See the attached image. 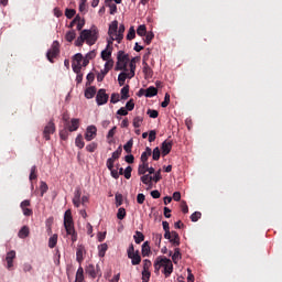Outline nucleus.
Masks as SVG:
<instances>
[{"label": "nucleus", "instance_id": "nucleus-56", "mask_svg": "<svg viewBox=\"0 0 282 282\" xmlns=\"http://www.w3.org/2000/svg\"><path fill=\"white\" fill-rule=\"evenodd\" d=\"M202 219V213L200 212H195L191 215V220L192 221H199Z\"/></svg>", "mask_w": 282, "mask_h": 282}, {"label": "nucleus", "instance_id": "nucleus-11", "mask_svg": "<svg viewBox=\"0 0 282 282\" xmlns=\"http://www.w3.org/2000/svg\"><path fill=\"white\" fill-rule=\"evenodd\" d=\"M14 259H17V251L14 250H11L7 253V257H6V261H7V268L8 270H10L11 268H13V261Z\"/></svg>", "mask_w": 282, "mask_h": 282}, {"label": "nucleus", "instance_id": "nucleus-59", "mask_svg": "<svg viewBox=\"0 0 282 282\" xmlns=\"http://www.w3.org/2000/svg\"><path fill=\"white\" fill-rule=\"evenodd\" d=\"M133 109H135V102H133V99H130V100L126 104V110H128V111H133Z\"/></svg>", "mask_w": 282, "mask_h": 282}, {"label": "nucleus", "instance_id": "nucleus-63", "mask_svg": "<svg viewBox=\"0 0 282 282\" xmlns=\"http://www.w3.org/2000/svg\"><path fill=\"white\" fill-rule=\"evenodd\" d=\"M156 135H158V132L155 131V130H151L150 132H149V142H155V138H156Z\"/></svg>", "mask_w": 282, "mask_h": 282}, {"label": "nucleus", "instance_id": "nucleus-32", "mask_svg": "<svg viewBox=\"0 0 282 282\" xmlns=\"http://www.w3.org/2000/svg\"><path fill=\"white\" fill-rule=\"evenodd\" d=\"M58 243V235H53L50 239H48V248H56V245Z\"/></svg>", "mask_w": 282, "mask_h": 282}, {"label": "nucleus", "instance_id": "nucleus-15", "mask_svg": "<svg viewBox=\"0 0 282 282\" xmlns=\"http://www.w3.org/2000/svg\"><path fill=\"white\" fill-rule=\"evenodd\" d=\"M128 259H131L132 265H140L142 263V257H140V251H135V253H132L131 256H128Z\"/></svg>", "mask_w": 282, "mask_h": 282}, {"label": "nucleus", "instance_id": "nucleus-26", "mask_svg": "<svg viewBox=\"0 0 282 282\" xmlns=\"http://www.w3.org/2000/svg\"><path fill=\"white\" fill-rule=\"evenodd\" d=\"M141 254L142 257H149L151 254V247L149 246V241H145L142 245Z\"/></svg>", "mask_w": 282, "mask_h": 282}, {"label": "nucleus", "instance_id": "nucleus-50", "mask_svg": "<svg viewBox=\"0 0 282 282\" xmlns=\"http://www.w3.org/2000/svg\"><path fill=\"white\" fill-rule=\"evenodd\" d=\"M110 102L112 105H116L117 102H120V94L113 93L110 97Z\"/></svg>", "mask_w": 282, "mask_h": 282}, {"label": "nucleus", "instance_id": "nucleus-48", "mask_svg": "<svg viewBox=\"0 0 282 282\" xmlns=\"http://www.w3.org/2000/svg\"><path fill=\"white\" fill-rule=\"evenodd\" d=\"M133 39H135V29L133 26H131L129 29L128 34H127V40L128 41H133Z\"/></svg>", "mask_w": 282, "mask_h": 282}, {"label": "nucleus", "instance_id": "nucleus-54", "mask_svg": "<svg viewBox=\"0 0 282 282\" xmlns=\"http://www.w3.org/2000/svg\"><path fill=\"white\" fill-rule=\"evenodd\" d=\"M133 171V167H131L130 165L126 167V170H123V175L126 177V180H131V173Z\"/></svg>", "mask_w": 282, "mask_h": 282}, {"label": "nucleus", "instance_id": "nucleus-60", "mask_svg": "<svg viewBox=\"0 0 282 282\" xmlns=\"http://www.w3.org/2000/svg\"><path fill=\"white\" fill-rule=\"evenodd\" d=\"M115 199H116V206H117V208L120 207V205H121L122 202H123L122 194H116Z\"/></svg>", "mask_w": 282, "mask_h": 282}, {"label": "nucleus", "instance_id": "nucleus-16", "mask_svg": "<svg viewBox=\"0 0 282 282\" xmlns=\"http://www.w3.org/2000/svg\"><path fill=\"white\" fill-rule=\"evenodd\" d=\"M116 160H120V154L118 152H113L111 158H109L106 162L107 169H113V164L116 163Z\"/></svg>", "mask_w": 282, "mask_h": 282}, {"label": "nucleus", "instance_id": "nucleus-38", "mask_svg": "<svg viewBox=\"0 0 282 282\" xmlns=\"http://www.w3.org/2000/svg\"><path fill=\"white\" fill-rule=\"evenodd\" d=\"M137 34H138V36H145L147 25H144V24L139 25L137 29Z\"/></svg>", "mask_w": 282, "mask_h": 282}, {"label": "nucleus", "instance_id": "nucleus-6", "mask_svg": "<svg viewBox=\"0 0 282 282\" xmlns=\"http://www.w3.org/2000/svg\"><path fill=\"white\" fill-rule=\"evenodd\" d=\"M96 102H97L98 107H100L102 105H107V102H109V94H107V90L105 88H100L97 91Z\"/></svg>", "mask_w": 282, "mask_h": 282}, {"label": "nucleus", "instance_id": "nucleus-30", "mask_svg": "<svg viewBox=\"0 0 282 282\" xmlns=\"http://www.w3.org/2000/svg\"><path fill=\"white\" fill-rule=\"evenodd\" d=\"M170 243H173V246H180V234H177V231H172Z\"/></svg>", "mask_w": 282, "mask_h": 282}, {"label": "nucleus", "instance_id": "nucleus-52", "mask_svg": "<svg viewBox=\"0 0 282 282\" xmlns=\"http://www.w3.org/2000/svg\"><path fill=\"white\" fill-rule=\"evenodd\" d=\"M104 69L106 72H111V69H113V59H107Z\"/></svg>", "mask_w": 282, "mask_h": 282}, {"label": "nucleus", "instance_id": "nucleus-49", "mask_svg": "<svg viewBox=\"0 0 282 282\" xmlns=\"http://www.w3.org/2000/svg\"><path fill=\"white\" fill-rule=\"evenodd\" d=\"M124 217H127V210L124 208L120 207L117 213V218L122 220V219H124Z\"/></svg>", "mask_w": 282, "mask_h": 282}, {"label": "nucleus", "instance_id": "nucleus-64", "mask_svg": "<svg viewBox=\"0 0 282 282\" xmlns=\"http://www.w3.org/2000/svg\"><path fill=\"white\" fill-rule=\"evenodd\" d=\"M181 210L184 213V215L188 214V205L186 204L185 200L181 202Z\"/></svg>", "mask_w": 282, "mask_h": 282}, {"label": "nucleus", "instance_id": "nucleus-7", "mask_svg": "<svg viewBox=\"0 0 282 282\" xmlns=\"http://www.w3.org/2000/svg\"><path fill=\"white\" fill-rule=\"evenodd\" d=\"M56 132V126L54 124V121H50L45 128H44V131H43V138L45 140H51V137L52 134H54Z\"/></svg>", "mask_w": 282, "mask_h": 282}, {"label": "nucleus", "instance_id": "nucleus-57", "mask_svg": "<svg viewBox=\"0 0 282 282\" xmlns=\"http://www.w3.org/2000/svg\"><path fill=\"white\" fill-rule=\"evenodd\" d=\"M106 6L110 9V14H116V12H118V6L115 3L108 2Z\"/></svg>", "mask_w": 282, "mask_h": 282}, {"label": "nucleus", "instance_id": "nucleus-4", "mask_svg": "<svg viewBox=\"0 0 282 282\" xmlns=\"http://www.w3.org/2000/svg\"><path fill=\"white\" fill-rule=\"evenodd\" d=\"M129 65V54H126L124 51H119L117 54V64H116V72H129L127 68Z\"/></svg>", "mask_w": 282, "mask_h": 282}, {"label": "nucleus", "instance_id": "nucleus-27", "mask_svg": "<svg viewBox=\"0 0 282 282\" xmlns=\"http://www.w3.org/2000/svg\"><path fill=\"white\" fill-rule=\"evenodd\" d=\"M153 96H158V88L150 86L145 90V98H153Z\"/></svg>", "mask_w": 282, "mask_h": 282}, {"label": "nucleus", "instance_id": "nucleus-37", "mask_svg": "<svg viewBox=\"0 0 282 282\" xmlns=\"http://www.w3.org/2000/svg\"><path fill=\"white\" fill-rule=\"evenodd\" d=\"M143 176H141V182L143 184H151L153 182V176H151V174H142Z\"/></svg>", "mask_w": 282, "mask_h": 282}, {"label": "nucleus", "instance_id": "nucleus-33", "mask_svg": "<svg viewBox=\"0 0 282 282\" xmlns=\"http://www.w3.org/2000/svg\"><path fill=\"white\" fill-rule=\"evenodd\" d=\"M133 239H134V242L139 245L142 241H144V234H142V231H135Z\"/></svg>", "mask_w": 282, "mask_h": 282}, {"label": "nucleus", "instance_id": "nucleus-18", "mask_svg": "<svg viewBox=\"0 0 282 282\" xmlns=\"http://www.w3.org/2000/svg\"><path fill=\"white\" fill-rule=\"evenodd\" d=\"M80 188H77L74 193V197H73V204L75 208H80Z\"/></svg>", "mask_w": 282, "mask_h": 282}, {"label": "nucleus", "instance_id": "nucleus-23", "mask_svg": "<svg viewBox=\"0 0 282 282\" xmlns=\"http://www.w3.org/2000/svg\"><path fill=\"white\" fill-rule=\"evenodd\" d=\"M152 155L151 148H145V151L141 154V162L142 163H149V158Z\"/></svg>", "mask_w": 282, "mask_h": 282}, {"label": "nucleus", "instance_id": "nucleus-35", "mask_svg": "<svg viewBox=\"0 0 282 282\" xmlns=\"http://www.w3.org/2000/svg\"><path fill=\"white\" fill-rule=\"evenodd\" d=\"M148 171H149V163H142L139 165V170H138L139 175H145Z\"/></svg>", "mask_w": 282, "mask_h": 282}, {"label": "nucleus", "instance_id": "nucleus-19", "mask_svg": "<svg viewBox=\"0 0 282 282\" xmlns=\"http://www.w3.org/2000/svg\"><path fill=\"white\" fill-rule=\"evenodd\" d=\"M129 76H131L130 73H127V70H123L122 73L119 74L118 76V83L120 87H123L127 78H129Z\"/></svg>", "mask_w": 282, "mask_h": 282}, {"label": "nucleus", "instance_id": "nucleus-29", "mask_svg": "<svg viewBox=\"0 0 282 282\" xmlns=\"http://www.w3.org/2000/svg\"><path fill=\"white\" fill-rule=\"evenodd\" d=\"M180 259H182V252L180 251V248H175L174 253L172 254V261L173 263L177 264Z\"/></svg>", "mask_w": 282, "mask_h": 282}, {"label": "nucleus", "instance_id": "nucleus-53", "mask_svg": "<svg viewBox=\"0 0 282 282\" xmlns=\"http://www.w3.org/2000/svg\"><path fill=\"white\" fill-rule=\"evenodd\" d=\"M75 15H76V10H74V9H66L65 10L66 19H74Z\"/></svg>", "mask_w": 282, "mask_h": 282}, {"label": "nucleus", "instance_id": "nucleus-31", "mask_svg": "<svg viewBox=\"0 0 282 282\" xmlns=\"http://www.w3.org/2000/svg\"><path fill=\"white\" fill-rule=\"evenodd\" d=\"M75 147L78 149H85V141L83 140V134H78L75 139Z\"/></svg>", "mask_w": 282, "mask_h": 282}, {"label": "nucleus", "instance_id": "nucleus-22", "mask_svg": "<svg viewBox=\"0 0 282 282\" xmlns=\"http://www.w3.org/2000/svg\"><path fill=\"white\" fill-rule=\"evenodd\" d=\"M75 282H85V270L83 267L77 269Z\"/></svg>", "mask_w": 282, "mask_h": 282}, {"label": "nucleus", "instance_id": "nucleus-20", "mask_svg": "<svg viewBox=\"0 0 282 282\" xmlns=\"http://www.w3.org/2000/svg\"><path fill=\"white\" fill-rule=\"evenodd\" d=\"M18 237H19L20 239H26V237H30V227L23 226V227L19 230Z\"/></svg>", "mask_w": 282, "mask_h": 282}, {"label": "nucleus", "instance_id": "nucleus-62", "mask_svg": "<svg viewBox=\"0 0 282 282\" xmlns=\"http://www.w3.org/2000/svg\"><path fill=\"white\" fill-rule=\"evenodd\" d=\"M129 67H130V76H129V79H131V78H133L134 76H135V64H132V63H130L129 64Z\"/></svg>", "mask_w": 282, "mask_h": 282}, {"label": "nucleus", "instance_id": "nucleus-58", "mask_svg": "<svg viewBox=\"0 0 282 282\" xmlns=\"http://www.w3.org/2000/svg\"><path fill=\"white\" fill-rule=\"evenodd\" d=\"M153 241L155 242V246H160L162 243V234H154Z\"/></svg>", "mask_w": 282, "mask_h": 282}, {"label": "nucleus", "instance_id": "nucleus-21", "mask_svg": "<svg viewBox=\"0 0 282 282\" xmlns=\"http://www.w3.org/2000/svg\"><path fill=\"white\" fill-rule=\"evenodd\" d=\"M113 50L109 48V45L106 46V50H104L101 52V58L102 61H111V54H112Z\"/></svg>", "mask_w": 282, "mask_h": 282}, {"label": "nucleus", "instance_id": "nucleus-61", "mask_svg": "<svg viewBox=\"0 0 282 282\" xmlns=\"http://www.w3.org/2000/svg\"><path fill=\"white\" fill-rule=\"evenodd\" d=\"M150 279H151V271H149V270H143V271H142V280L149 282Z\"/></svg>", "mask_w": 282, "mask_h": 282}, {"label": "nucleus", "instance_id": "nucleus-47", "mask_svg": "<svg viewBox=\"0 0 282 282\" xmlns=\"http://www.w3.org/2000/svg\"><path fill=\"white\" fill-rule=\"evenodd\" d=\"M160 155H161L160 148H158V147L154 148L153 152H152V160L158 162V160H160Z\"/></svg>", "mask_w": 282, "mask_h": 282}, {"label": "nucleus", "instance_id": "nucleus-8", "mask_svg": "<svg viewBox=\"0 0 282 282\" xmlns=\"http://www.w3.org/2000/svg\"><path fill=\"white\" fill-rule=\"evenodd\" d=\"M97 133H98V129L96 128V126H89L86 129L85 140L87 142H91V140H94L96 138Z\"/></svg>", "mask_w": 282, "mask_h": 282}, {"label": "nucleus", "instance_id": "nucleus-40", "mask_svg": "<svg viewBox=\"0 0 282 282\" xmlns=\"http://www.w3.org/2000/svg\"><path fill=\"white\" fill-rule=\"evenodd\" d=\"M107 74H109L108 70H105V68L101 69L100 73L97 74L98 83H102L105 80V76H107Z\"/></svg>", "mask_w": 282, "mask_h": 282}, {"label": "nucleus", "instance_id": "nucleus-24", "mask_svg": "<svg viewBox=\"0 0 282 282\" xmlns=\"http://www.w3.org/2000/svg\"><path fill=\"white\" fill-rule=\"evenodd\" d=\"M86 274H88L90 279H96V276L98 275L96 273V267H94V264H88L86 267Z\"/></svg>", "mask_w": 282, "mask_h": 282}, {"label": "nucleus", "instance_id": "nucleus-9", "mask_svg": "<svg viewBox=\"0 0 282 282\" xmlns=\"http://www.w3.org/2000/svg\"><path fill=\"white\" fill-rule=\"evenodd\" d=\"M85 254H87V250H85V246L79 245L76 250V261L80 264L85 261Z\"/></svg>", "mask_w": 282, "mask_h": 282}, {"label": "nucleus", "instance_id": "nucleus-1", "mask_svg": "<svg viewBox=\"0 0 282 282\" xmlns=\"http://www.w3.org/2000/svg\"><path fill=\"white\" fill-rule=\"evenodd\" d=\"M96 41H98V29L93 28L90 30H83L75 41L76 47H83V43H87V45H96Z\"/></svg>", "mask_w": 282, "mask_h": 282}, {"label": "nucleus", "instance_id": "nucleus-3", "mask_svg": "<svg viewBox=\"0 0 282 282\" xmlns=\"http://www.w3.org/2000/svg\"><path fill=\"white\" fill-rule=\"evenodd\" d=\"M161 268H164L163 274L165 279H169V276L173 274V262L171 261V259L162 256L158 257L154 261L155 272H160Z\"/></svg>", "mask_w": 282, "mask_h": 282}, {"label": "nucleus", "instance_id": "nucleus-14", "mask_svg": "<svg viewBox=\"0 0 282 282\" xmlns=\"http://www.w3.org/2000/svg\"><path fill=\"white\" fill-rule=\"evenodd\" d=\"M117 32H118V20H115V21H112L111 24L109 25L108 35L110 36V39H115Z\"/></svg>", "mask_w": 282, "mask_h": 282}, {"label": "nucleus", "instance_id": "nucleus-39", "mask_svg": "<svg viewBox=\"0 0 282 282\" xmlns=\"http://www.w3.org/2000/svg\"><path fill=\"white\" fill-rule=\"evenodd\" d=\"M48 186L47 183H45L44 181H41L40 183V191H41V197H43V195H45V193L48 191Z\"/></svg>", "mask_w": 282, "mask_h": 282}, {"label": "nucleus", "instance_id": "nucleus-45", "mask_svg": "<svg viewBox=\"0 0 282 282\" xmlns=\"http://www.w3.org/2000/svg\"><path fill=\"white\" fill-rule=\"evenodd\" d=\"M96 149H98V143L96 142H91L88 145H86V151H88V153H94Z\"/></svg>", "mask_w": 282, "mask_h": 282}, {"label": "nucleus", "instance_id": "nucleus-2", "mask_svg": "<svg viewBox=\"0 0 282 282\" xmlns=\"http://www.w3.org/2000/svg\"><path fill=\"white\" fill-rule=\"evenodd\" d=\"M64 228L66 230V235L70 237L72 242L76 243V241H78V234L76 232V228H74L72 209H67L64 214Z\"/></svg>", "mask_w": 282, "mask_h": 282}, {"label": "nucleus", "instance_id": "nucleus-36", "mask_svg": "<svg viewBox=\"0 0 282 282\" xmlns=\"http://www.w3.org/2000/svg\"><path fill=\"white\" fill-rule=\"evenodd\" d=\"M129 99V85H126L121 88V100Z\"/></svg>", "mask_w": 282, "mask_h": 282}, {"label": "nucleus", "instance_id": "nucleus-13", "mask_svg": "<svg viewBox=\"0 0 282 282\" xmlns=\"http://www.w3.org/2000/svg\"><path fill=\"white\" fill-rule=\"evenodd\" d=\"M142 65L145 80H149V78H153V69L151 68V66H149V63L142 62Z\"/></svg>", "mask_w": 282, "mask_h": 282}, {"label": "nucleus", "instance_id": "nucleus-43", "mask_svg": "<svg viewBox=\"0 0 282 282\" xmlns=\"http://www.w3.org/2000/svg\"><path fill=\"white\" fill-rule=\"evenodd\" d=\"M108 246L107 243H101L99 247H98V250H99V257H105L107 250H108Z\"/></svg>", "mask_w": 282, "mask_h": 282}, {"label": "nucleus", "instance_id": "nucleus-55", "mask_svg": "<svg viewBox=\"0 0 282 282\" xmlns=\"http://www.w3.org/2000/svg\"><path fill=\"white\" fill-rule=\"evenodd\" d=\"M37 175H36V165H33L31 167V173H30V176H29V180L32 182L34 180H36Z\"/></svg>", "mask_w": 282, "mask_h": 282}, {"label": "nucleus", "instance_id": "nucleus-10", "mask_svg": "<svg viewBox=\"0 0 282 282\" xmlns=\"http://www.w3.org/2000/svg\"><path fill=\"white\" fill-rule=\"evenodd\" d=\"M173 149V141H163L161 144V153L163 158H166L169 153H171V150Z\"/></svg>", "mask_w": 282, "mask_h": 282}, {"label": "nucleus", "instance_id": "nucleus-12", "mask_svg": "<svg viewBox=\"0 0 282 282\" xmlns=\"http://www.w3.org/2000/svg\"><path fill=\"white\" fill-rule=\"evenodd\" d=\"M122 39H124V24L119 25L115 37H112V41H117V43H122Z\"/></svg>", "mask_w": 282, "mask_h": 282}, {"label": "nucleus", "instance_id": "nucleus-44", "mask_svg": "<svg viewBox=\"0 0 282 282\" xmlns=\"http://www.w3.org/2000/svg\"><path fill=\"white\" fill-rule=\"evenodd\" d=\"M131 149H133V139H130L124 145L123 150L126 153H131Z\"/></svg>", "mask_w": 282, "mask_h": 282}, {"label": "nucleus", "instance_id": "nucleus-25", "mask_svg": "<svg viewBox=\"0 0 282 282\" xmlns=\"http://www.w3.org/2000/svg\"><path fill=\"white\" fill-rule=\"evenodd\" d=\"M94 96H96V87L90 86V87L86 88L85 98L90 100V98H94Z\"/></svg>", "mask_w": 282, "mask_h": 282}, {"label": "nucleus", "instance_id": "nucleus-5", "mask_svg": "<svg viewBox=\"0 0 282 282\" xmlns=\"http://www.w3.org/2000/svg\"><path fill=\"white\" fill-rule=\"evenodd\" d=\"M58 54H61V44L58 43V41H54L51 50H48L46 53V58L47 61H50V63H54V58H56Z\"/></svg>", "mask_w": 282, "mask_h": 282}, {"label": "nucleus", "instance_id": "nucleus-46", "mask_svg": "<svg viewBox=\"0 0 282 282\" xmlns=\"http://www.w3.org/2000/svg\"><path fill=\"white\" fill-rule=\"evenodd\" d=\"M160 180H162V170H158L154 172V176H152V182H155V184H158Z\"/></svg>", "mask_w": 282, "mask_h": 282}, {"label": "nucleus", "instance_id": "nucleus-41", "mask_svg": "<svg viewBox=\"0 0 282 282\" xmlns=\"http://www.w3.org/2000/svg\"><path fill=\"white\" fill-rule=\"evenodd\" d=\"M153 39H155V34H153V32H148L145 33L144 43H147V45H151V41H153Z\"/></svg>", "mask_w": 282, "mask_h": 282}, {"label": "nucleus", "instance_id": "nucleus-34", "mask_svg": "<svg viewBox=\"0 0 282 282\" xmlns=\"http://www.w3.org/2000/svg\"><path fill=\"white\" fill-rule=\"evenodd\" d=\"M76 39V31L75 30H70L66 33L65 35V40L68 42V43H72L74 40Z\"/></svg>", "mask_w": 282, "mask_h": 282}, {"label": "nucleus", "instance_id": "nucleus-42", "mask_svg": "<svg viewBox=\"0 0 282 282\" xmlns=\"http://www.w3.org/2000/svg\"><path fill=\"white\" fill-rule=\"evenodd\" d=\"M170 102H171V95L166 93L164 96V100L161 102V107L165 109V107H169Z\"/></svg>", "mask_w": 282, "mask_h": 282}, {"label": "nucleus", "instance_id": "nucleus-28", "mask_svg": "<svg viewBox=\"0 0 282 282\" xmlns=\"http://www.w3.org/2000/svg\"><path fill=\"white\" fill-rule=\"evenodd\" d=\"M142 122H144V117L137 116L134 117L132 124L134 129H140V127H142Z\"/></svg>", "mask_w": 282, "mask_h": 282}, {"label": "nucleus", "instance_id": "nucleus-17", "mask_svg": "<svg viewBox=\"0 0 282 282\" xmlns=\"http://www.w3.org/2000/svg\"><path fill=\"white\" fill-rule=\"evenodd\" d=\"M78 127H80V120L78 119H72L70 123L67 124V129L70 133L74 131H78Z\"/></svg>", "mask_w": 282, "mask_h": 282}, {"label": "nucleus", "instance_id": "nucleus-51", "mask_svg": "<svg viewBox=\"0 0 282 282\" xmlns=\"http://www.w3.org/2000/svg\"><path fill=\"white\" fill-rule=\"evenodd\" d=\"M73 72L78 73L83 69V65L80 62H73L72 63Z\"/></svg>", "mask_w": 282, "mask_h": 282}]
</instances>
